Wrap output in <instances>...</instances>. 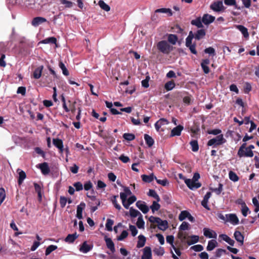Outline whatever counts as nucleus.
I'll return each instance as SVG.
<instances>
[{
	"mask_svg": "<svg viewBox=\"0 0 259 259\" xmlns=\"http://www.w3.org/2000/svg\"><path fill=\"white\" fill-rule=\"evenodd\" d=\"M189 224L186 222H183L179 227L180 231L178 234L179 239L182 243H197L199 241V237L197 235L189 236L183 231L189 229Z\"/></svg>",
	"mask_w": 259,
	"mask_h": 259,
	"instance_id": "nucleus-1",
	"label": "nucleus"
},
{
	"mask_svg": "<svg viewBox=\"0 0 259 259\" xmlns=\"http://www.w3.org/2000/svg\"><path fill=\"white\" fill-rule=\"evenodd\" d=\"M157 49L163 54L168 55L173 50V47L166 40H161L156 45Z\"/></svg>",
	"mask_w": 259,
	"mask_h": 259,
	"instance_id": "nucleus-2",
	"label": "nucleus"
},
{
	"mask_svg": "<svg viewBox=\"0 0 259 259\" xmlns=\"http://www.w3.org/2000/svg\"><path fill=\"white\" fill-rule=\"evenodd\" d=\"M149 221L152 224H157L158 228L161 230H165L168 228L167 221H163L158 217L151 216L149 218Z\"/></svg>",
	"mask_w": 259,
	"mask_h": 259,
	"instance_id": "nucleus-3",
	"label": "nucleus"
},
{
	"mask_svg": "<svg viewBox=\"0 0 259 259\" xmlns=\"http://www.w3.org/2000/svg\"><path fill=\"white\" fill-rule=\"evenodd\" d=\"M226 140L224 139L223 135L221 134L214 138L209 140L207 142V146H212L213 148L220 146L226 142Z\"/></svg>",
	"mask_w": 259,
	"mask_h": 259,
	"instance_id": "nucleus-4",
	"label": "nucleus"
},
{
	"mask_svg": "<svg viewBox=\"0 0 259 259\" xmlns=\"http://www.w3.org/2000/svg\"><path fill=\"white\" fill-rule=\"evenodd\" d=\"M192 34L191 33L190 35ZM193 37L191 35H188L186 38L185 45L186 47L188 48L191 53L194 55L197 54V52L196 50V44L195 42L192 44Z\"/></svg>",
	"mask_w": 259,
	"mask_h": 259,
	"instance_id": "nucleus-5",
	"label": "nucleus"
},
{
	"mask_svg": "<svg viewBox=\"0 0 259 259\" xmlns=\"http://www.w3.org/2000/svg\"><path fill=\"white\" fill-rule=\"evenodd\" d=\"M193 37V39L195 38L196 40H200L203 38L206 35V30L204 29L201 28L198 29L195 33L192 31H190L188 35H191Z\"/></svg>",
	"mask_w": 259,
	"mask_h": 259,
	"instance_id": "nucleus-6",
	"label": "nucleus"
},
{
	"mask_svg": "<svg viewBox=\"0 0 259 259\" xmlns=\"http://www.w3.org/2000/svg\"><path fill=\"white\" fill-rule=\"evenodd\" d=\"M185 184L187 187L192 190H196L201 186V184L192 179H186Z\"/></svg>",
	"mask_w": 259,
	"mask_h": 259,
	"instance_id": "nucleus-7",
	"label": "nucleus"
},
{
	"mask_svg": "<svg viewBox=\"0 0 259 259\" xmlns=\"http://www.w3.org/2000/svg\"><path fill=\"white\" fill-rule=\"evenodd\" d=\"M210 8L215 12H220L224 9L223 2L221 1L213 2L210 6Z\"/></svg>",
	"mask_w": 259,
	"mask_h": 259,
	"instance_id": "nucleus-8",
	"label": "nucleus"
},
{
	"mask_svg": "<svg viewBox=\"0 0 259 259\" xmlns=\"http://www.w3.org/2000/svg\"><path fill=\"white\" fill-rule=\"evenodd\" d=\"M203 235L205 237L208 238H214L216 239L217 237V233L209 228H204L203 230Z\"/></svg>",
	"mask_w": 259,
	"mask_h": 259,
	"instance_id": "nucleus-9",
	"label": "nucleus"
},
{
	"mask_svg": "<svg viewBox=\"0 0 259 259\" xmlns=\"http://www.w3.org/2000/svg\"><path fill=\"white\" fill-rule=\"evenodd\" d=\"M226 218V222H230L233 225H238L239 223V219L235 214H227Z\"/></svg>",
	"mask_w": 259,
	"mask_h": 259,
	"instance_id": "nucleus-10",
	"label": "nucleus"
},
{
	"mask_svg": "<svg viewBox=\"0 0 259 259\" xmlns=\"http://www.w3.org/2000/svg\"><path fill=\"white\" fill-rule=\"evenodd\" d=\"M136 206L142 211L144 213H147L149 210V208L147 205H146V203L144 201H138L136 202Z\"/></svg>",
	"mask_w": 259,
	"mask_h": 259,
	"instance_id": "nucleus-11",
	"label": "nucleus"
},
{
	"mask_svg": "<svg viewBox=\"0 0 259 259\" xmlns=\"http://www.w3.org/2000/svg\"><path fill=\"white\" fill-rule=\"evenodd\" d=\"M215 20V17L208 14L203 15L202 18V21L205 25H209L213 22Z\"/></svg>",
	"mask_w": 259,
	"mask_h": 259,
	"instance_id": "nucleus-12",
	"label": "nucleus"
},
{
	"mask_svg": "<svg viewBox=\"0 0 259 259\" xmlns=\"http://www.w3.org/2000/svg\"><path fill=\"white\" fill-rule=\"evenodd\" d=\"M142 259H152L151 249L149 246H146L143 249Z\"/></svg>",
	"mask_w": 259,
	"mask_h": 259,
	"instance_id": "nucleus-13",
	"label": "nucleus"
},
{
	"mask_svg": "<svg viewBox=\"0 0 259 259\" xmlns=\"http://www.w3.org/2000/svg\"><path fill=\"white\" fill-rule=\"evenodd\" d=\"M93 247L92 244H81L79 245V251L83 253H86L90 251Z\"/></svg>",
	"mask_w": 259,
	"mask_h": 259,
	"instance_id": "nucleus-14",
	"label": "nucleus"
},
{
	"mask_svg": "<svg viewBox=\"0 0 259 259\" xmlns=\"http://www.w3.org/2000/svg\"><path fill=\"white\" fill-rule=\"evenodd\" d=\"M184 127L181 125H179L174 127L170 132V137L179 136L181 134V132Z\"/></svg>",
	"mask_w": 259,
	"mask_h": 259,
	"instance_id": "nucleus-15",
	"label": "nucleus"
},
{
	"mask_svg": "<svg viewBox=\"0 0 259 259\" xmlns=\"http://www.w3.org/2000/svg\"><path fill=\"white\" fill-rule=\"evenodd\" d=\"M171 247V252L172 254V257L174 259H179L178 256H180L181 254V252L179 248H178L176 246L174 245V244H170Z\"/></svg>",
	"mask_w": 259,
	"mask_h": 259,
	"instance_id": "nucleus-16",
	"label": "nucleus"
},
{
	"mask_svg": "<svg viewBox=\"0 0 259 259\" xmlns=\"http://www.w3.org/2000/svg\"><path fill=\"white\" fill-rule=\"evenodd\" d=\"M47 20L46 18L41 17H36L34 18L32 21L31 24L33 26L36 27L38 26L40 24L47 22Z\"/></svg>",
	"mask_w": 259,
	"mask_h": 259,
	"instance_id": "nucleus-17",
	"label": "nucleus"
},
{
	"mask_svg": "<svg viewBox=\"0 0 259 259\" xmlns=\"http://www.w3.org/2000/svg\"><path fill=\"white\" fill-rule=\"evenodd\" d=\"M210 63V61L208 59H205L202 60L201 63V68L205 74H208L209 71V68L207 66Z\"/></svg>",
	"mask_w": 259,
	"mask_h": 259,
	"instance_id": "nucleus-18",
	"label": "nucleus"
},
{
	"mask_svg": "<svg viewBox=\"0 0 259 259\" xmlns=\"http://www.w3.org/2000/svg\"><path fill=\"white\" fill-rule=\"evenodd\" d=\"M39 168L43 175H46L49 174L50 171V167L48 163L45 162L39 164Z\"/></svg>",
	"mask_w": 259,
	"mask_h": 259,
	"instance_id": "nucleus-19",
	"label": "nucleus"
},
{
	"mask_svg": "<svg viewBox=\"0 0 259 259\" xmlns=\"http://www.w3.org/2000/svg\"><path fill=\"white\" fill-rule=\"evenodd\" d=\"M53 143L54 145L60 150V152H63V144L62 140L58 138L53 139Z\"/></svg>",
	"mask_w": 259,
	"mask_h": 259,
	"instance_id": "nucleus-20",
	"label": "nucleus"
},
{
	"mask_svg": "<svg viewBox=\"0 0 259 259\" xmlns=\"http://www.w3.org/2000/svg\"><path fill=\"white\" fill-rule=\"evenodd\" d=\"M141 178L143 181L148 183H150L154 179H156V177L153 173L151 174L150 175H143L141 176Z\"/></svg>",
	"mask_w": 259,
	"mask_h": 259,
	"instance_id": "nucleus-21",
	"label": "nucleus"
},
{
	"mask_svg": "<svg viewBox=\"0 0 259 259\" xmlns=\"http://www.w3.org/2000/svg\"><path fill=\"white\" fill-rule=\"evenodd\" d=\"M85 204L84 202H81L79 205L77 206L76 217L78 219H82V210L84 208Z\"/></svg>",
	"mask_w": 259,
	"mask_h": 259,
	"instance_id": "nucleus-22",
	"label": "nucleus"
},
{
	"mask_svg": "<svg viewBox=\"0 0 259 259\" xmlns=\"http://www.w3.org/2000/svg\"><path fill=\"white\" fill-rule=\"evenodd\" d=\"M43 69H44V66L42 65L37 67L34 70V71L33 73V77L35 79H39L41 76L42 71Z\"/></svg>",
	"mask_w": 259,
	"mask_h": 259,
	"instance_id": "nucleus-23",
	"label": "nucleus"
},
{
	"mask_svg": "<svg viewBox=\"0 0 259 259\" xmlns=\"http://www.w3.org/2000/svg\"><path fill=\"white\" fill-rule=\"evenodd\" d=\"M236 28L242 33L245 38L249 37L248 30L245 27L241 25H236Z\"/></svg>",
	"mask_w": 259,
	"mask_h": 259,
	"instance_id": "nucleus-24",
	"label": "nucleus"
},
{
	"mask_svg": "<svg viewBox=\"0 0 259 259\" xmlns=\"http://www.w3.org/2000/svg\"><path fill=\"white\" fill-rule=\"evenodd\" d=\"M77 237V236L76 235V233L73 234H69L64 239H59L57 241V242H59L60 240H61V241H66L72 243L75 240Z\"/></svg>",
	"mask_w": 259,
	"mask_h": 259,
	"instance_id": "nucleus-25",
	"label": "nucleus"
},
{
	"mask_svg": "<svg viewBox=\"0 0 259 259\" xmlns=\"http://www.w3.org/2000/svg\"><path fill=\"white\" fill-rule=\"evenodd\" d=\"M202 23V19H201L200 17H198L196 19L192 20L191 22L192 25L197 26L198 28H203L204 26Z\"/></svg>",
	"mask_w": 259,
	"mask_h": 259,
	"instance_id": "nucleus-26",
	"label": "nucleus"
},
{
	"mask_svg": "<svg viewBox=\"0 0 259 259\" xmlns=\"http://www.w3.org/2000/svg\"><path fill=\"white\" fill-rule=\"evenodd\" d=\"M246 142H244L241 145L238 151L237 155L239 157L241 158L242 157H245L246 151H245L244 150H246Z\"/></svg>",
	"mask_w": 259,
	"mask_h": 259,
	"instance_id": "nucleus-27",
	"label": "nucleus"
},
{
	"mask_svg": "<svg viewBox=\"0 0 259 259\" xmlns=\"http://www.w3.org/2000/svg\"><path fill=\"white\" fill-rule=\"evenodd\" d=\"M218 240L221 242L222 240L226 241L227 243H235V241L231 239L226 234H221L219 236Z\"/></svg>",
	"mask_w": 259,
	"mask_h": 259,
	"instance_id": "nucleus-28",
	"label": "nucleus"
},
{
	"mask_svg": "<svg viewBox=\"0 0 259 259\" xmlns=\"http://www.w3.org/2000/svg\"><path fill=\"white\" fill-rule=\"evenodd\" d=\"M234 237L239 243H243L244 236L240 231H236L234 233Z\"/></svg>",
	"mask_w": 259,
	"mask_h": 259,
	"instance_id": "nucleus-29",
	"label": "nucleus"
},
{
	"mask_svg": "<svg viewBox=\"0 0 259 259\" xmlns=\"http://www.w3.org/2000/svg\"><path fill=\"white\" fill-rule=\"evenodd\" d=\"M178 37L176 34H169L167 37L168 41L171 44L173 45L176 44L177 41H178Z\"/></svg>",
	"mask_w": 259,
	"mask_h": 259,
	"instance_id": "nucleus-30",
	"label": "nucleus"
},
{
	"mask_svg": "<svg viewBox=\"0 0 259 259\" xmlns=\"http://www.w3.org/2000/svg\"><path fill=\"white\" fill-rule=\"evenodd\" d=\"M156 13H165L167 14L168 16H171L172 15V13L170 9L169 8H160L158 9L155 10Z\"/></svg>",
	"mask_w": 259,
	"mask_h": 259,
	"instance_id": "nucleus-31",
	"label": "nucleus"
},
{
	"mask_svg": "<svg viewBox=\"0 0 259 259\" xmlns=\"http://www.w3.org/2000/svg\"><path fill=\"white\" fill-rule=\"evenodd\" d=\"M254 148L253 145H250L246 148L245 157H252L253 156V152L252 151Z\"/></svg>",
	"mask_w": 259,
	"mask_h": 259,
	"instance_id": "nucleus-32",
	"label": "nucleus"
},
{
	"mask_svg": "<svg viewBox=\"0 0 259 259\" xmlns=\"http://www.w3.org/2000/svg\"><path fill=\"white\" fill-rule=\"evenodd\" d=\"M144 139L146 142V144L149 147H151L154 144V141L153 138L147 134H145L144 135Z\"/></svg>",
	"mask_w": 259,
	"mask_h": 259,
	"instance_id": "nucleus-33",
	"label": "nucleus"
},
{
	"mask_svg": "<svg viewBox=\"0 0 259 259\" xmlns=\"http://www.w3.org/2000/svg\"><path fill=\"white\" fill-rule=\"evenodd\" d=\"M68 103H69V107H68V111H66V112H68L71 111L72 113H74L76 111V106L75 105L76 104V101L71 102L70 100L68 101Z\"/></svg>",
	"mask_w": 259,
	"mask_h": 259,
	"instance_id": "nucleus-34",
	"label": "nucleus"
},
{
	"mask_svg": "<svg viewBox=\"0 0 259 259\" xmlns=\"http://www.w3.org/2000/svg\"><path fill=\"white\" fill-rule=\"evenodd\" d=\"M130 214L132 218H136L137 217H139L142 215L139 211L134 209L133 207H131L130 208Z\"/></svg>",
	"mask_w": 259,
	"mask_h": 259,
	"instance_id": "nucleus-35",
	"label": "nucleus"
},
{
	"mask_svg": "<svg viewBox=\"0 0 259 259\" xmlns=\"http://www.w3.org/2000/svg\"><path fill=\"white\" fill-rule=\"evenodd\" d=\"M42 44H56L57 42V39L55 37H50L47 38L41 41Z\"/></svg>",
	"mask_w": 259,
	"mask_h": 259,
	"instance_id": "nucleus-36",
	"label": "nucleus"
},
{
	"mask_svg": "<svg viewBox=\"0 0 259 259\" xmlns=\"http://www.w3.org/2000/svg\"><path fill=\"white\" fill-rule=\"evenodd\" d=\"M190 144L191 146L192 150L193 152H197L199 150V145L197 140H194L190 142Z\"/></svg>",
	"mask_w": 259,
	"mask_h": 259,
	"instance_id": "nucleus-37",
	"label": "nucleus"
},
{
	"mask_svg": "<svg viewBox=\"0 0 259 259\" xmlns=\"http://www.w3.org/2000/svg\"><path fill=\"white\" fill-rule=\"evenodd\" d=\"M175 87V83L173 80L167 82L164 85L165 89L167 91H170L173 89Z\"/></svg>",
	"mask_w": 259,
	"mask_h": 259,
	"instance_id": "nucleus-38",
	"label": "nucleus"
},
{
	"mask_svg": "<svg viewBox=\"0 0 259 259\" xmlns=\"http://www.w3.org/2000/svg\"><path fill=\"white\" fill-rule=\"evenodd\" d=\"M34 187L36 192L38 194L39 199L40 201L41 200V188L39 184L36 183H34Z\"/></svg>",
	"mask_w": 259,
	"mask_h": 259,
	"instance_id": "nucleus-39",
	"label": "nucleus"
},
{
	"mask_svg": "<svg viewBox=\"0 0 259 259\" xmlns=\"http://www.w3.org/2000/svg\"><path fill=\"white\" fill-rule=\"evenodd\" d=\"M224 3L227 6H233L235 9H240V8L238 7L236 0H224Z\"/></svg>",
	"mask_w": 259,
	"mask_h": 259,
	"instance_id": "nucleus-40",
	"label": "nucleus"
},
{
	"mask_svg": "<svg viewBox=\"0 0 259 259\" xmlns=\"http://www.w3.org/2000/svg\"><path fill=\"white\" fill-rule=\"evenodd\" d=\"M59 67L62 69L63 74L65 76H68L69 74L68 69L66 68L65 64L62 62L60 61L59 63Z\"/></svg>",
	"mask_w": 259,
	"mask_h": 259,
	"instance_id": "nucleus-41",
	"label": "nucleus"
},
{
	"mask_svg": "<svg viewBox=\"0 0 259 259\" xmlns=\"http://www.w3.org/2000/svg\"><path fill=\"white\" fill-rule=\"evenodd\" d=\"M26 177V175L25 172L23 170H21L19 172V178L18 180V184L21 185Z\"/></svg>",
	"mask_w": 259,
	"mask_h": 259,
	"instance_id": "nucleus-42",
	"label": "nucleus"
},
{
	"mask_svg": "<svg viewBox=\"0 0 259 259\" xmlns=\"http://www.w3.org/2000/svg\"><path fill=\"white\" fill-rule=\"evenodd\" d=\"M229 177L231 181L234 182H237L239 179L238 176L236 175V174L233 171H229Z\"/></svg>",
	"mask_w": 259,
	"mask_h": 259,
	"instance_id": "nucleus-43",
	"label": "nucleus"
},
{
	"mask_svg": "<svg viewBox=\"0 0 259 259\" xmlns=\"http://www.w3.org/2000/svg\"><path fill=\"white\" fill-rule=\"evenodd\" d=\"M114 224V221L110 219H107L106 223L105 225L106 229L108 231H112V226Z\"/></svg>",
	"mask_w": 259,
	"mask_h": 259,
	"instance_id": "nucleus-44",
	"label": "nucleus"
},
{
	"mask_svg": "<svg viewBox=\"0 0 259 259\" xmlns=\"http://www.w3.org/2000/svg\"><path fill=\"white\" fill-rule=\"evenodd\" d=\"M148 195L149 196L152 197L155 199H156L157 201L159 202L160 200L159 196L157 194L156 191L152 189H150L148 192Z\"/></svg>",
	"mask_w": 259,
	"mask_h": 259,
	"instance_id": "nucleus-45",
	"label": "nucleus"
},
{
	"mask_svg": "<svg viewBox=\"0 0 259 259\" xmlns=\"http://www.w3.org/2000/svg\"><path fill=\"white\" fill-rule=\"evenodd\" d=\"M99 5L101 8L106 12H108L110 10V7L106 4L103 1L100 0L99 2Z\"/></svg>",
	"mask_w": 259,
	"mask_h": 259,
	"instance_id": "nucleus-46",
	"label": "nucleus"
},
{
	"mask_svg": "<svg viewBox=\"0 0 259 259\" xmlns=\"http://www.w3.org/2000/svg\"><path fill=\"white\" fill-rule=\"evenodd\" d=\"M153 253L158 256H162L164 253V248L161 247L155 248L153 250Z\"/></svg>",
	"mask_w": 259,
	"mask_h": 259,
	"instance_id": "nucleus-47",
	"label": "nucleus"
},
{
	"mask_svg": "<svg viewBox=\"0 0 259 259\" xmlns=\"http://www.w3.org/2000/svg\"><path fill=\"white\" fill-rule=\"evenodd\" d=\"M137 226L138 228L142 229L143 228L145 225V222L143 219V215H141L139 216L138 219V221L137 222Z\"/></svg>",
	"mask_w": 259,
	"mask_h": 259,
	"instance_id": "nucleus-48",
	"label": "nucleus"
},
{
	"mask_svg": "<svg viewBox=\"0 0 259 259\" xmlns=\"http://www.w3.org/2000/svg\"><path fill=\"white\" fill-rule=\"evenodd\" d=\"M123 138L128 141H131L135 139V136L133 134L124 133L123 135Z\"/></svg>",
	"mask_w": 259,
	"mask_h": 259,
	"instance_id": "nucleus-49",
	"label": "nucleus"
},
{
	"mask_svg": "<svg viewBox=\"0 0 259 259\" xmlns=\"http://www.w3.org/2000/svg\"><path fill=\"white\" fill-rule=\"evenodd\" d=\"M157 202L158 201H154L152 203V204L150 206V208L151 209L153 212L158 210L160 208V205Z\"/></svg>",
	"mask_w": 259,
	"mask_h": 259,
	"instance_id": "nucleus-50",
	"label": "nucleus"
},
{
	"mask_svg": "<svg viewBox=\"0 0 259 259\" xmlns=\"http://www.w3.org/2000/svg\"><path fill=\"white\" fill-rule=\"evenodd\" d=\"M189 212L187 210H183L181 212L179 215V220L180 221H183L185 219L187 218Z\"/></svg>",
	"mask_w": 259,
	"mask_h": 259,
	"instance_id": "nucleus-51",
	"label": "nucleus"
},
{
	"mask_svg": "<svg viewBox=\"0 0 259 259\" xmlns=\"http://www.w3.org/2000/svg\"><path fill=\"white\" fill-rule=\"evenodd\" d=\"M118 195H115V196H113V198H112L111 199V201L114 205V206L118 210H120L121 207V206L120 205V204H119L118 203H117V200H116V198L117 197H118Z\"/></svg>",
	"mask_w": 259,
	"mask_h": 259,
	"instance_id": "nucleus-52",
	"label": "nucleus"
},
{
	"mask_svg": "<svg viewBox=\"0 0 259 259\" xmlns=\"http://www.w3.org/2000/svg\"><path fill=\"white\" fill-rule=\"evenodd\" d=\"M204 52L205 53L208 54L212 56H214L216 55L214 49L211 47L206 48Z\"/></svg>",
	"mask_w": 259,
	"mask_h": 259,
	"instance_id": "nucleus-53",
	"label": "nucleus"
},
{
	"mask_svg": "<svg viewBox=\"0 0 259 259\" xmlns=\"http://www.w3.org/2000/svg\"><path fill=\"white\" fill-rule=\"evenodd\" d=\"M60 2L61 4L65 5V7L66 8H71L74 5L73 2L67 0H60Z\"/></svg>",
	"mask_w": 259,
	"mask_h": 259,
	"instance_id": "nucleus-54",
	"label": "nucleus"
},
{
	"mask_svg": "<svg viewBox=\"0 0 259 259\" xmlns=\"http://www.w3.org/2000/svg\"><path fill=\"white\" fill-rule=\"evenodd\" d=\"M57 248V246L54 245H51L49 246L46 250V255H48L50 254L53 251L55 250Z\"/></svg>",
	"mask_w": 259,
	"mask_h": 259,
	"instance_id": "nucleus-55",
	"label": "nucleus"
},
{
	"mask_svg": "<svg viewBox=\"0 0 259 259\" xmlns=\"http://www.w3.org/2000/svg\"><path fill=\"white\" fill-rule=\"evenodd\" d=\"M223 185L221 183H219V187L217 188H210L212 191L216 193L217 195H220L223 191Z\"/></svg>",
	"mask_w": 259,
	"mask_h": 259,
	"instance_id": "nucleus-56",
	"label": "nucleus"
},
{
	"mask_svg": "<svg viewBox=\"0 0 259 259\" xmlns=\"http://www.w3.org/2000/svg\"><path fill=\"white\" fill-rule=\"evenodd\" d=\"M158 13H156L155 11H154V13L151 16V19L152 21L157 23L160 21L161 18L158 15Z\"/></svg>",
	"mask_w": 259,
	"mask_h": 259,
	"instance_id": "nucleus-57",
	"label": "nucleus"
},
{
	"mask_svg": "<svg viewBox=\"0 0 259 259\" xmlns=\"http://www.w3.org/2000/svg\"><path fill=\"white\" fill-rule=\"evenodd\" d=\"M67 202V199L66 197H65L64 196H60V204L61 207L64 208Z\"/></svg>",
	"mask_w": 259,
	"mask_h": 259,
	"instance_id": "nucleus-58",
	"label": "nucleus"
},
{
	"mask_svg": "<svg viewBox=\"0 0 259 259\" xmlns=\"http://www.w3.org/2000/svg\"><path fill=\"white\" fill-rule=\"evenodd\" d=\"M73 185L75 188V190L77 191H79L83 189V185L80 182L74 183Z\"/></svg>",
	"mask_w": 259,
	"mask_h": 259,
	"instance_id": "nucleus-59",
	"label": "nucleus"
},
{
	"mask_svg": "<svg viewBox=\"0 0 259 259\" xmlns=\"http://www.w3.org/2000/svg\"><path fill=\"white\" fill-rule=\"evenodd\" d=\"M128 235V232L126 230H123L121 234L117 237V240L119 241H121L124 238H125Z\"/></svg>",
	"mask_w": 259,
	"mask_h": 259,
	"instance_id": "nucleus-60",
	"label": "nucleus"
},
{
	"mask_svg": "<svg viewBox=\"0 0 259 259\" xmlns=\"http://www.w3.org/2000/svg\"><path fill=\"white\" fill-rule=\"evenodd\" d=\"M150 79V77L147 76L146 77V78L142 81V85L143 87L147 88L149 86V81Z\"/></svg>",
	"mask_w": 259,
	"mask_h": 259,
	"instance_id": "nucleus-61",
	"label": "nucleus"
},
{
	"mask_svg": "<svg viewBox=\"0 0 259 259\" xmlns=\"http://www.w3.org/2000/svg\"><path fill=\"white\" fill-rule=\"evenodd\" d=\"M119 159L124 163H127L130 161V158L127 156H125L124 154H121L119 156Z\"/></svg>",
	"mask_w": 259,
	"mask_h": 259,
	"instance_id": "nucleus-62",
	"label": "nucleus"
},
{
	"mask_svg": "<svg viewBox=\"0 0 259 259\" xmlns=\"http://www.w3.org/2000/svg\"><path fill=\"white\" fill-rule=\"evenodd\" d=\"M248 212L249 213L250 212L248 207L246 205L244 206H243V207H242L241 212H242V215L244 217H246Z\"/></svg>",
	"mask_w": 259,
	"mask_h": 259,
	"instance_id": "nucleus-63",
	"label": "nucleus"
},
{
	"mask_svg": "<svg viewBox=\"0 0 259 259\" xmlns=\"http://www.w3.org/2000/svg\"><path fill=\"white\" fill-rule=\"evenodd\" d=\"M252 203L254 204V205L255 206V208L254 209V211L255 212H257L259 211V203L258 202V200L257 199L254 197L252 199Z\"/></svg>",
	"mask_w": 259,
	"mask_h": 259,
	"instance_id": "nucleus-64",
	"label": "nucleus"
}]
</instances>
